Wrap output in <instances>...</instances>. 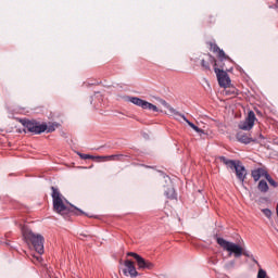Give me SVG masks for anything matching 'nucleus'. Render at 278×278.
<instances>
[{
	"label": "nucleus",
	"mask_w": 278,
	"mask_h": 278,
	"mask_svg": "<svg viewBox=\"0 0 278 278\" xmlns=\"http://www.w3.org/2000/svg\"><path fill=\"white\" fill-rule=\"evenodd\" d=\"M126 255L127 257H134V260L137 262V266L139 270H153V268H155V264L140 256V254L136 252H128Z\"/></svg>",
	"instance_id": "nucleus-7"
},
{
	"label": "nucleus",
	"mask_w": 278,
	"mask_h": 278,
	"mask_svg": "<svg viewBox=\"0 0 278 278\" xmlns=\"http://www.w3.org/2000/svg\"><path fill=\"white\" fill-rule=\"evenodd\" d=\"M18 123L23 125L24 134H35L36 136H39L40 134H53L58 127H60L59 123H40L36 119H27V118H18Z\"/></svg>",
	"instance_id": "nucleus-3"
},
{
	"label": "nucleus",
	"mask_w": 278,
	"mask_h": 278,
	"mask_svg": "<svg viewBox=\"0 0 278 278\" xmlns=\"http://www.w3.org/2000/svg\"><path fill=\"white\" fill-rule=\"evenodd\" d=\"M165 197H167L170 200L177 199V192L175 191V187H169L164 192Z\"/></svg>",
	"instance_id": "nucleus-21"
},
{
	"label": "nucleus",
	"mask_w": 278,
	"mask_h": 278,
	"mask_svg": "<svg viewBox=\"0 0 278 278\" xmlns=\"http://www.w3.org/2000/svg\"><path fill=\"white\" fill-rule=\"evenodd\" d=\"M51 190L53 211L56 212V214L63 216L65 220H73V216H87L88 218H94V216L89 215L88 213L81 211L79 207L71 204L68 200H65V203L70 206L64 204V195H62L60 189L51 187Z\"/></svg>",
	"instance_id": "nucleus-1"
},
{
	"label": "nucleus",
	"mask_w": 278,
	"mask_h": 278,
	"mask_svg": "<svg viewBox=\"0 0 278 278\" xmlns=\"http://www.w3.org/2000/svg\"><path fill=\"white\" fill-rule=\"evenodd\" d=\"M78 155H79L80 160H100L99 156L84 154L81 152H78Z\"/></svg>",
	"instance_id": "nucleus-22"
},
{
	"label": "nucleus",
	"mask_w": 278,
	"mask_h": 278,
	"mask_svg": "<svg viewBox=\"0 0 278 278\" xmlns=\"http://www.w3.org/2000/svg\"><path fill=\"white\" fill-rule=\"evenodd\" d=\"M264 216H266V218L271 219L273 218V211H270V208H263L262 210Z\"/></svg>",
	"instance_id": "nucleus-23"
},
{
	"label": "nucleus",
	"mask_w": 278,
	"mask_h": 278,
	"mask_svg": "<svg viewBox=\"0 0 278 278\" xmlns=\"http://www.w3.org/2000/svg\"><path fill=\"white\" fill-rule=\"evenodd\" d=\"M227 73L228 72L215 68V75L217 77L219 88H229V86H231V78Z\"/></svg>",
	"instance_id": "nucleus-10"
},
{
	"label": "nucleus",
	"mask_w": 278,
	"mask_h": 278,
	"mask_svg": "<svg viewBox=\"0 0 278 278\" xmlns=\"http://www.w3.org/2000/svg\"><path fill=\"white\" fill-rule=\"evenodd\" d=\"M257 190H258V192L266 194V192H268V190H269L268 182H266V180H264V179L258 181Z\"/></svg>",
	"instance_id": "nucleus-20"
},
{
	"label": "nucleus",
	"mask_w": 278,
	"mask_h": 278,
	"mask_svg": "<svg viewBox=\"0 0 278 278\" xmlns=\"http://www.w3.org/2000/svg\"><path fill=\"white\" fill-rule=\"evenodd\" d=\"M210 59L213 63L214 73H216V68H218V71H225L228 73L233 71V66H227V59L216 60L214 55H210Z\"/></svg>",
	"instance_id": "nucleus-12"
},
{
	"label": "nucleus",
	"mask_w": 278,
	"mask_h": 278,
	"mask_svg": "<svg viewBox=\"0 0 278 278\" xmlns=\"http://www.w3.org/2000/svg\"><path fill=\"white\" fill-rule=\"evenodd\" d=\"M127 101L134 105H137V108H141V110H149L150 112H162L155 104L138 97L128 96Z\"/></svg>",
	"instance_id": "nucleus-6"
},
{
	"label": "nucleus",
	"mask_w": 278,
	"mask_h": 278,
	"mask_svg": "<svg viewBox=\"0 0 278 278\" xmlns=\"http://www.w3.org/2000/svg\"><path fill=\"white\" fill-rule=\"evenodd\" d=\"M268 184L271 185L273 188H278V182L275 181V179H273V178L268 181Z\"/></svg>",
	"instance_id": "nucleus-26"
},
{
	"label": "nucleus",
	"mask_w": 278,
	"mask_h": 278,
	"mask_svg": "<svg viewBox=\"0 0 278 278\" xmlns=\"http://www.w3.org/2000/svg\"><path fill=\"white\" fill-rule=\"evenodd\" d=\"M208 23H216V17L210 15L208 16Z\"/></svg>",
	"instance_id": "nucleus-28"
},
{
	"label": "nucleus",
	"mask_w": 278,
	"mask_h": 278,
	"mask_svg": "<svg viewBox=\"0 0 278 278\" xmlns=\"http://www.w3.org/2000/svg\"><path fill=\"white\" fill-rule=\"evenodd\" d=\"M100 160H110L112 162H125V157H127V155L124 154H112V155H108V156H98Z\"/></svg>",
	"instance_id": "nucleus-14"
},
{
	"label": "nucleus",
	"mask_w": 278,
	"mask_h": 278,
	"mask_svg": "<svg viewBox=\"0 0 278 278\" xmlns=\"http://www.w3.org/2000/svg\"><path fill=\"white\" fill-rule=\"evenodd\" d=\"M263 201H266L267 199L266 198H262Z\"/></svg>",
	"instance_id": "nucleus-32"
},
{
	"label": "nucleus",
	"mask_w": 278,
	"mask_h": 278,
	"mask_svg": "<svg viewBox=\"0 0 278 278\" xmlns=\"http://www.w3.org/2000/svg\"><path fill=\"white\" fill-rule=\"evenodd\" d=\"M160 103L163 104V106L166 108V110H168V112H170V114H174V116H181V113H179L177 110H175L173 106H170V104H168V102H166V100L161 99Z\"/></svg>",
	"instance_id": "nucleus-18"
},
{
	"label": "nucleus",
	"mask_w": 278,
	"mask_h": 278,
	"mask_svg": "<svg viewBox=\"0 0 278 278\" xmlns=\"http://www.w3.org/2000/svg\"><path fill=\"white\" fill-rule=\"evenodd\" d=\"M178 116H180V118L184 119L185 123L188 124L189 127H191V129H194L197 131V134H205V131L203 129L199 128V126H197V125H194V123L190 122L188 119V117H186V115L180 113V115H178Z\"/></svg>",
	"instance_id": "nucleus-16"
},
{
	"label": "nucleus",
	"mask_w": 278,
	"mask_h": 278,
	"mask_svg": "<svg viewBox=\"0 0 278 278\" xmlns=\"http://www.w3.org/2000/svg\"><path fill=\"white\" fill-rule=\"evenodd\" d=\"M193 62H198V59H194Z\"/></svg>",
	"instance_id": "nucleus-34"
},
{
	"label": "nucleus",
	"mask_w": 278,
	"mask_h": 278,
	"mask_svg": "<svg viewBox=\"0 0 278 278\" xmlns=\"http://www.w3.org/2000/svg\"><path fill=\"white\" fill-rule=\"evenodd\" d=\"M215 239L217 244L223 249V251H227L229 256L233 255V257L238 260L239 257H242V255H244V257H249L254 264H256V266L260 267V262L255 260V256H253L251 252L244 250L242 245L233 243L231 241H227L218 236H215Z\"/></svg>",
	"instance_id": "nucleus-4"
},
{
	"label": "nucleus",
	"mask_w": 278,
	"mask_h": 278,
	"mask_svg": "<svg viewBox=\"0 0 278 278\" xmlns=\"http://www.w3.org/2000/svg\"><path fill=\"white\" fill-rule=\"evenodd\" d=\"M7 247H10V241L5 242Z\"/></svg>",
	"instance_id": "nucleus-31"
},
{
	"label": "nucleus",
	"mask_w": 278,
	"mask_h": 278,
	"mask_svg": "<svg viewBox=\"0 0 278 278\" xmlns=\"http://www.w3.org/2000/svg\"><path fill=\"white\" fill-rule=\"evenodd\" d=\"M124 266L126 267L125 269H123V273L125 275V277H138V275H140L138 273V270L136 269V265L134 264V261L131 260H126L124 262Z\"/></svg>",
	"instance_id": "nucleus-13"
},
{
	"label": "nucleus",
	"mask_w": 278,
	"mask_h": 278,
	"mask_svg": "<svg viewBox=\"0 0 278 278\" xmlns=\"http://www.w3.org/2000/svg\"><path fill=\"white\" fill-rule=\"evenodd\" d=\"M263 177L266 178L267 181L271 180L273 177L270 176V174H268V172L265 170V174L263 175Z\"/></svg>",
	"instance_id": "nucleus-27"
},
{
	"label": "nucleus",
	"mask_w": 278,
	"mask_h": 278,
	"mask_svg": "<svg viewBox=\"0 0 278 278\" xmlns=\"http://www.w3.org/2000/svg\"><path fill=\"white\" fill-rule=\"evenodd\" d=\"M236 266V261H230L229 263L226 264V268H233Z\"/></svg>",
	"instance_id": "nucleus-25"
},
{
	"label": "nucleus",
	"mask_w": 278,
	"mask_h": 278,
	"mask_svg": "<svg viewBox=\"0 0 278 278\" xmlns=\"http://www.w3.org/2000/svg\"><path fill=\"white\" fill-rule=\"evenodd\" d=\"M210 46V51H213V53H217L216 60H227V64H233V60L225 53V50L220 49L218 45L210 41L207 43Z\"/></svg>",
	"instance_id": "nucleus-11"
},
{
	"label": "nucleus",
	"mask_w": 278,
	"mask_h": 278,
	"mask_svg": "<svg viewBox=\"0 0 278 278\" xmlns=\"http://www.w3.org/2000/svg\"><path fill=\"white\" fill-rule=\"evenodd\" d=\"M119 264H123V260H119Z\"/></svg>",
	"instance_id": "nucleus-33"
},
{
	"label": "nucleus",
	"mask_w": 278,
	"mask_h": 278,
	"mask_svg": "<svg viewBox=\"0 0 278 278\" xmlns=\"http://www.w3.org/2000/svg\"><path fill=\"white\" fill-rule=\"evenodd\" d=\"M257 278H268V274H266V270L260 268L257 273Z\"/></svg>",
	"instance_id": "nucleus-24"
},
{
	"label": "nucleus",
	"mask_w": 278,
	"mask_h": 278,
	"mask_svg": "<svg viewBox=\"0 0 278 278\" xmlns=\"http://www.w3.org/2000/svg\"><path fill=\"white\" fill-rule=\"evenodd\" d=\"M275 8H278V0H276V4H275Z\"/></svg>",
	"instance_id": "nucleus-30"
},
{
	"label": "nucleus",
	"mask_w": 278,
	"mask_h": 278,
	"mask_svg": "<svg viewBox=\"0 0 278 278\" xmlns=\"http://www.w3.org/2000/svg\"><path fill=\"white\" fill-rule=\"evenodd\" d=\"M266 174V169L260 167L257 169H253L251 172V175L254 179V181H260V179H262V177H264V175Z\"/></svg>",
	"instance_id": "nucleus-17"
},
{
	"label": "nucleus",
	"mask_w": 278,
	"mask_h": 278,
	"mask_svg": "<svg viewBox=\"0 0 278 278\" xmlns=\"http://www.w3.org/2000/svg\"><path fill=\"white\" fill-rule=\"evenodd\" d=\"M255 121H257L255 112L249 111L245 119L239 123V129H242V131H251L255 125Z\"/></svg>",
	"instance_id": "nucleus-9"
},
{
	"label": "nucleus",
	"mask_w": 278,
	"mask_h": 278,
	"mask_svg": "<svg viewBox=\"0 0 278 278\" xmlns=\"http://www.w3.org/2000/svg\"><path fill=\"white\" fill-rule=\"evenodd\" d=\"M210 55L212 54H207V60L205 61V59H202L201 60V67H202V71H204L205 73H212V66L211 64H214L211 59H210Z\"/></svg>",
	"instance_id": "nucleus-15"
},
{
	"label": "nucleus",
	"mask_w": 278,
	"mask_h": 278,
	"mask_svg": "<svg viewBox=\"0 0 278 278\" xmlns=\"http://www.w3.org/2000/svg\"><path fill=\"white\" fill-rule=\"evenodd\" d=\"M219 162H223L227 168H230V170H235L237 179L241 181V184H244V180L247 179V167L242 165V162L240 160H229L226 156H218Z\"/></svg>",
	"instance_id": "nucleus-5"
},
{
	"label": "nucleus",
	"mask_w": 278,
	"mask_h": 278,
	"mask_svg": "<svg viewBox=\"0 0 278 278\" xmlns=\"http://www.w3.org/2000/svg\"><path fill=\"white\" fill-rule=\"evenodd\" d=\"M225 94L226 97H236L238 96V88L232 86L230 83L229 87L225 88Z\"/></svg>",
	"instance_id": "nucleus-19"
},
{
	"label": "nucleus",
	"mask_w": 278,
	"mask_h": 278,
	"mask_svg": "<svg viewBox=\"0 0 278 278\" xmlns=\"http://www.w3.org/2000/svg\"><path fill=\"white\" fill-rule=\"evenodd\" d=\"M237 71H239V73H242V67H240V65H237Z\"/></svg>",
	"instance_id": "nucleus-29"
},
{
	"label": "nucleus",
	"mask_w": 278,
	"mask_h": 278,
	"mask_svg": "<svg viewBox=\"0 0 278 278\" xmlns=\"http://www.w3.org/2000/svg\"><path fill=\"white\" fill-rule=\"evenodd\" d=\"M23 240L26 244H31L34 251H36L37 255L34 254L33 257L36 262L42 261V254L45 253V237L40 233H34L29 227L25 225H20Z\"/></svg>",
	"instance_id": "nucleus-2"
},
{
	"label": "nucleus",
	"mask_w": 278,
	"mask_h": 278,
	"mask_svg": "<svg viewBox=\"0 0 278 278\" xmlns=\"http://www.w3.org/2000/svg\"><path fill=\"white\" fill-rule=\"evenodd\" d=\"M236 138L238 142H241L242 144H251V142H260V140H266V137L262 135V131H258L255 137H251V135H248L247 132H238Z\"/></svg>",
	"instance_id": "nucleus-8"
}]
</instances>
